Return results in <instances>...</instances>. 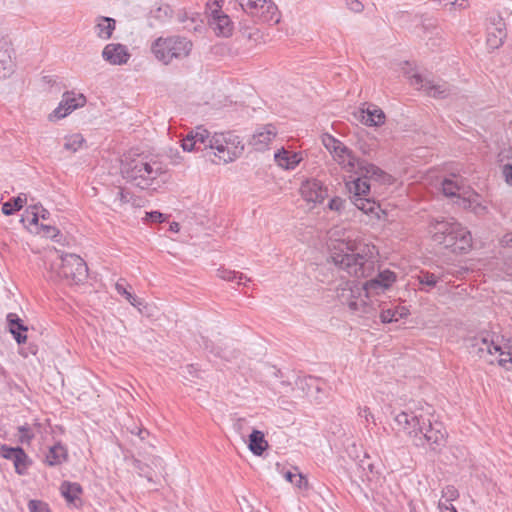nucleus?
Returning <instances> with one entry per match:
<instances>
[{
	"mask_svg": "<svg viewBox=\"0 0 512 512\" xmlns=\"http://www.w3.org/2000/svg\"><path fill=\"white\" fill-rule=\"evenodd\" d=\"M374 245L356 242H341L331 252L332 262L350 276L367 278L364 282L366 294L379 295L389 290L397 280V274L381 269Z\"/></svg>",
	"mask_w": 512,
	"mask_h": 512,
	"instance_id": "1",
	"label": "nucleus"
},
{
	"mask_svg": "<svg viewBox=\"0 0 512 512\" xmlns=\"http://www.w3.org/2000/svg\"><path fill=\"white\" fill-rule=\"evenodd\" d=\"M430 412L424 413L423 408H408L395 416V421L417 447H429L434 453H440L447 442V431L441 422H432Z\"/></svg>",
	"mask_w": 512,
	"mask_h": 512,
	"instance_id": "2",
	"label": "nucleus"
},
{
	"mask_svg": "<svg viewBox=\"0 0 512 512\" xmlns=\"http://www.w3.org/2000/svg\"><path fill=\"white\" fill-rule=\"evenodd\" d=\"M428 228L433 241L453 253H466L472 247L470 231L454 219L433 218Z\"/></svg>",
	"mask_w": 512,
	"mask_h": 512,
	"instance_id": "3",
	"label": "nucleus"
},
{
	"mask_svg": "<svg viewBox=\"0 0 512 512\" xmlns=\"http://www.w3.org/2000/svg\"><path fill=\"white\" fill-rule=\"evenodd\" d=\"M121 173L123 177L135 186L145 189L152 185L162 173L161 163L153 161L147 156L131 158L126 156L121 162Z\"/></svg>",
	"mask_w": 512,
	"mask_h": 512,
	"instance_id": "4",
	"label": "nucleus"
},
{
	"mask_svg": "<svg viewBox=\"0 0 512 512\" xmlns=\"http://www.w3.org/2000/svg\"><path fill=\"white\" fill-rule=\"evenodd\" d=\"M470 353L485 358L487 362L493 364L497 360L498 364L506 369H512V341L501 344L495 335H477L470 339Z\"/></svg>",
	"mask_w": 512,
	"mask_h": 512,
	"instance_id": "5",
	"label": "nucleus"
},
{
	"mask_svg": "<svg viewBox=\"0 0 512 512\" xmlns=\"http://www.w3.org/2000/svg\"><path fill=\"white\" fill-rule=\"evenodd\" d=\"M192 49V41L180 35L159 37L151 46L155 58L165 65H169L174 60L187 58Z\"/></svg>",
	"mask_w": 512,
	"mask_h": 512,
	"instance_id": "6",
	"label": "nucleus"
},
{
	"mask_svg": "<svg viewBox=\"0 0 512 512\" xmlns=\"http://www.w3.org/2000/svg\"><path fill=\"white\" fill-rule=\"evenodd\" d=\"M50 269L56 274L57 279H64L71 284L82 283L88 277L86 262L76 254L61 255L53 260Z\"/></svg>",
	"mask_w": 512,
	"mask_h": 512,
	"instance_id": "7",
	"label": "nucleus"
},
{
	"mask_svg": "<svg viewBox=\"0 0 512 512\" xmlns=\"http://www.w3.org/2000/svg\"><path fill=\"white\" fill-rule=\"evenodd\" d=\"M357 175L358 177L346 182L351 202L365 214H377L379 204L368 197L370 193V184L368 183V179L382 180L386 176V173L383 171L381 175Z\"/></svg>",
	"mask_w": 512,
	"mask_h": 512,
	"instance_id": "8",
	"label": "nucleus"
},
{
	"mask_svg": "<svg viewBox=\"0 0 512 512\" xmlns=\"http://www.w3.org/2000/svg\"><path fill=\"white\" fill-rule=\"evenodd\" d=\"M337 297L353 312L369 315L374 311L373 306L368 302L371 296L366 294L364 283L346 282L344 286L337 289Z\"/></svg>",
	"mask_w": 512,
	"mask_h": 512,
	"instance_id": "9",
	"label": "nucleus"
},
{
	"mask_svg": "<svg viewBox=\"0 0 512 512\" xmlns=\"http://www.w3.org/2000/svg\"><path fill=\"white\" fill-rule=\"evenodd\" d=\"M332 156L347 172L360 174L362 176H374L383 173V170L376 165L356 157L353 151L344 144Z\"/></svg>",
	"mask_w": 512,
	"mask_h": 512,
	"instance_id": "10",
	"label": "nucleus"
},
{
	"mask_svg": "<svg viewBox=\"0 0 512 512\" xmlns=\"http://www.w3.org/2000/svg\"><path fill=\"white\" fill-rule=\"evenodd\" d=\"M214 150L219 160L224 163H229L238 158L243 150L244 145L241 143L239 137L233 132L214 133Z\"/></svg>",
	"mask_w": 512,
	"mask_h": 512,
	"instance_id": "11",
	"label": "nucleus"
},
{
	"mask_svg": "<svg viewBox=\"0 0 512 512\" xmlns=\"http://www.w3.org/2000/svg\"><path fill=\"white\" fill-rule=\"evenodd\" d=\"M242 9L262 22L277 24L280 12L272 0H237Z\"/></svg>",
	"mask_w": 512,
	"mask_h": 512,
	"instance_id": "12",
	"label": "nucleus"
},
{
	"mask_svg": "<svg viewBox=\"0 0 512 512\" xmlns=\"http://www.w3.org/2000/svg\"><path fill=\"white\" fill-rule=\"evenodd\" d=\"M486 44L488 49L500 48L507 37L506 24L498 13H491L486 18Z\"/></svg>",
	"mask_w": 512,
	"mask_h": 512,
	"instance_id": "13",
	"label": "nucleus"
},
{
	"mask_svg": "<svg viewBox=\"0 0 512 512\" xmlns=\"http://www.w3.org/2000/svg\"><path fill=\"white\" fill-rule=\"evenodd\" d=\"M411 84L434 98L444 99L456 95L455 90L452 89L448 83L434 82L419 74H414L411 77Z\"/></svg>",
	"mask_w": 512,
	"mask_h": 512,
	"instance_id": "14",
	"label": "nucleus"
},
{
	"mask_svg": "<svg viewBox=\"0 0 512 512\" xmlns=\"http://www.w3.org/2000/svg\"><path fill=\"white\" fill-rule=\"evenodd\" d=\"M214 134L202 127H197L195 130L190 131L182 140V148L184 151H203L208 148L214 150Z\"/></svg>",
	"mask_w": 512,
	"mask_h": 512,
	"instance_id": "15",
	"label": "nucleus"
},
{
	"mask_svg": "<svg viewBox=\"0 0 512 512\" xmlns=\"http://www.w3.org/2000/svg\"><path fill=\"white\" fill-rule=\"evenodd\" d=\"M0 457L11 461L15 472L21 476L27 474L28 469L33 463L32 459L20 446L12 447L7 444H1Z\"/></svg>",
	"mask_w": 512,
	"mask_h": 512,
	"instance_id": "16",
	"label": "nucleus"
},
{
	"mask_svg": "<svg viewBox=\"0 0 512 512\" xmlns=\"http://www.w3.org/2000/svg\"><path fill=\"white\" fill-rule=\"evenodd\" d=\"M86 98L83 94H75L74 92H65L62 96L58 107L50 114L49 119H62L75 109L84 106Z\"/></svg>",
	"mask_w": 512,
	"mask_h": 512,
	"instance_id": "17",
	"label": "nucleus"
},
{
	"mask_svg": "<svg viewBox=\"0 0 512 512\" xmlns=\"http://www.w3.org/2000/svg\"><path fill=\"white\" fill-rule=\"evenodd\" d=\"M277 133L276 127L272 124L258 127L251 136L249 145L257 151H264L271 144Z\"/></svg>",
	"mask_w": 512,
	"mask_h": 512,
	"instance_id": "18",
	"label": "nucleus"
},
{
	"mask_svg": "<svg viewBox=\"0 0 512 512\" xmlns=\"http://www.w3.org/2000/svg\"><path fill=\"white\" fill-rule=\"evenodd\" d=\"M102 57L111 65H123L128 62L130 54L126 46L120 43H110L104 47Z\"/></svg>",
	"mask_w": 512,
	"mask_h": 512,
	"instance_id": "19",
	"label": "nucleus"
},
{
	"mask_svg": "<svg viewBox=\"0 0 512 512\" xmlns=\"http://www.w3.org/2000/svg\"><path fill=\"white\" fill-rule=\"evenodd\" d=\"M300 192L307 202L313 203H322L327 196V189L315 179L305 181L300 188Z\"/></svg>",
	"mask_w": 512,
	"mask_h": 512,
	"instance_id": "20",
	"label": "nucleus"
},
{
	"mask_svg": "<svg viewBox=\"0 0 512 512\" xmlns=\"http://www.w3.org/2000/svg\"><path fill=\"white\" fill-rule=\"evenodd\" d=\"M469 187L464 184L461 177L452 175L442 181V192L447 197H465Z\"/></svg>",
	"mask_w": 512,
	"mask_h": 512,
	"instance_id": "21",
	"label": "nucleus"
},
{
	"mask_svg": "<svg viewBox=\"0 0 512 512\" xmlns=\"http://www.w3.org/2000/svg\"><path fill=\"white\" fill-rule=\"evenodd\" d=\"M210 25L213 27L217 35L229 37L233 32V22L230 17L220 10H214L210 20Z\"/></svg>",
	"mask_w": 512,
	"mask_h": 512,
	"instance_id": "22",
	"label": "nucleus"
},
{
	"mask_svg": "<svg viewBox=\"0 0 512 512\" xmlns=\"http://www.w3.org/2000/svg\"><path fill=\"white\" fill-rule=\"evenodd\" d=\"M7 326L9 332L13 335L18 344H23L27 341L26 332L28 327L24 324L23 320L16 313H8L6 316Z\"/></svg>",
	"mask_w": 512,
	"mask_h": 512,
	"instance_id": "23",
	"label": "nucleus"
},
{
	"mask_svg": "<svg viewBox=\"0 0 512 512\" xmlns=\"http://www.w3.org/2000/svg\"><path fill=\"white\" fill-rule=\"evenodd\" d=\"M12 53L9 43L0 40V80L8 78L14 71Z\"/></svg>",
	"mask_w": 512,
	"mask_h": 512,
	"instance_id": "24",
	"label": "nucleus"
},
{
	"mask_svg": "<svg viewBox=\"0 0 512 512\" xmlns=\"http://www.w3.org/2000/svg\"><path fill=\"white\" fill-rule=\"evenodd\" d=\"M274 160L279 167L285 170H293L303 160V157L299 152L281 148L275 153Z\"/></svg>",
	"mask_w": 512,
	"mask_h": 512,
	"instance_id": "25",
	"label": "nucleus"
},
{
	"mask_svg": "<svg viewBox=\"0 0 512 512\" xmlns=\"http://www.w3.org/2000/svg\"><path fill=\"white\" fill-rule=\"evenodd\" d=\"M68 460L67 448L60 442L51 446L46 453L44 463L50 467L59 466Z\"/></svg>",
	"mask_w": 512,
	"mask_h": 512,
	"instance_id": "26",
	"label": "nucleus"
},
{
	"mask_svg": "<svg viewBox=\"0 0 512 512\" xmlns=\"http://www.w3.org/2000/svg\"><path fill=\"white\" fill-rule=\"evenodd\" d=\"M116 29V20L111 17L98 16L95 20V34L102 40H108L112 37Z\"/></svg>",
	"mask_w": 512,
	"mask_h": 512,
	"instance_id": "27",
	"label": "nucleus"
},
{
	"mask_svg": "<svg viewBox=\"0 0 512 512\" xmlns=\"http://www.w3.org/2000/svg\"><path fill=\"white\" fill-rule=\"evenodd\" d=\"M359 113L365 125L380 126L385 122L384 112L376 106L368 107L367 110H361Z\"/></svg>",
	"mask_w": 512,
	"mask_h": 512,
	"instance_id": "28",
	"label": "nucleus"
},
{
	"mask_svg": "<svg viewBox=\"0 0 512 512\" xmlns=\"http://www.w3.org/2000/svg\"><path fill=\"white\" fill-rule=\"evenodd\" d=\"M248 448L256 455L261 456L268 448V442L265 440L263 432L253 429L249 435Z\"/></svg>",
	"mask_w": 512,
	"mask_h": 512,
	"instance_id": "29",
	"label": "nucleus"
},
{
	"mask_svg": "<svg viewBox=\"0 0 512 512\" xmlns=\"http://www.w3.org/2000/svg\"><path fill=\"white\" fill-rule=\"evenodd\" d=\"M409 315V310L404 306H395L392 308L382 309L380 319L383 323L397 322Z\"/></svg>",
	"mask_w": 512,
	"mask_h": 512,
	"instance_id": "30",
	"label": "nucleus"
},
{
	"mask_svg": "<svg viewBox=\"0 0 512 512\" xmlns=\"http://www.w3.org/2000/svg\"><path fill=\"white\" fill-rule=\"evenodd\" d=\"M442 276L443 275H437L430 271L421 270L416 276V279L421 285L420 290L429 292L436 287L437 283L442 279Z\"/></svg>",
	"mask_w": 512,
	"mask_h": 512,
	"instance_id": "31",
	"label": "nucleus"
},
{
	"mask_svg": "<svg viewBox=\"0 0 512 512\" xmlns=\"http://www.w3.org/2000/svg\"><path fill=\"white\" fill-rule=\"evenodd\" d=\"M61 494L67 502L73 503L82 494L83 490L80 484L64 481L61 484Z\"/></svg>",
	"mask_w": 512,
	"mask_h": 512,
	"instance_id": "32",
	"label": "nucleus"
},
{
	"mask_svg": "<svg viewBox=\"0 0 512 512\" xmlns=\"http://www.w3.org/2000/svg\"><path fill=\"white\" fill-rule=\"evenodd\" d=\"M115 289L116 291L123 297H125V299L131 304L133 305L134 307H137L139 311H141V306L143 304V301L141 299H139L137 296H135L133 293H131L127 287H126V283H125V280L123 279H120L116 284H115Z\"/></svg>",
	"mask_w": 512,
	"mask_h": 512,
	"instance_id": "33",
	"label": "nucleus"
},
{
	"mask_svg": "<svg viewBox=\"0 0 512 512\" xmlns=\"http://www.w3.org/2000/svg\"><path fill=\"white\" fill-rule=\"evenodd\" d=\"M26 202V195H19L17 197L11 198L7 202L2 205V212L5 215H12L15 212L19 211L24 203Z\"/></svg>",
	"mask_w": 512,
	"mask_h": 512,
	"instance_id": "34",
	"label": "nucleus"
},
{
	"mask_svg": "<svg viewBox=\"0 0 512 512\" xmlns=\"http://www.w3.org/2000/svg\"><path fill=\"white\" fill-rule=\"evenodd\" d=\"M130 461L139 476L146 478L151 483H155L152 468L148 464L143 463L134 456L131 457Z\"/></svg>",
	"mask_w": 512,
	"mask_h": 512,
	"instance_id": "35",
	"label": "nucleus"
},
{
	"mask_svg": "<svg viewBox=\"0 0 512 512\" xmlns=\"http://www.w3.org/2000/svg\"><path fill=\"white\" fill-rule=\"evenodd\" d=\"M217 276L225 281H238V284H242V280L246 279L247 281H251L250 278H248L246 275H244L241 272H237L234 270H229L226 268H219L217 270Z\"/></svg>",
	"mask_w": 512,
	"mask_h": 512,
	"instance_id": "36",
	"label": "nucleus"
},
{
	"mask_svg": "<svg viewBox=\"0 0 512 512\" xmlns=\"http://www.w3.org/2000/svg\"><path fill=\"white\" fill-rule=\"evenodd\" d=\"M84 137L79 134H73L65 138L64 149L71 152H77L84 144Z\"/></svg>",
	"mask_w": 512,
	"mask_h": 512,
	"instance_id": "37",
	"label": "nucleus"
},
{
	"mask_svg": "<svg viewBox=\"0 0 512 512\" xmlns=\"http://www.w3.org/2000/svg\"><path fill=\"white\" fill-rule=\"evenodd\" d=\"M151 16L160 22H165L172 17L173 10L168 4H162L151 10Z\"/></svg>",
	"mask_w": 512,
	"mask_h": 512,
	"instance_id": "38",
	"label": "nucleus"
},
{
	"mask_svg": "<svg viewBox=\"0 0 512 512\" xmlns=\"http://www.w3.org/2000/svg\"><path fill=\"white\" fill-rule=\"evenodd\" d=\"M183 29L190 32H200L203 29V19L201 18V15L191 13V17L188 22L183 24Z\"/></svg>",
	"mask_w": 512,
	"mask_h": 512,
	"instance_id": "39",
	"label": "nucleus"
},
{
	"mask_svg": "<svg viewBox=\"0 0 512 512\" xmlns=\"http://www.w3.org/2000/svg\"><path fill=\"white\" fill-rule=\"evenodd\" d=\"M322 143L332 155L336 153L341 146H343V143L340 140L329 134H324L322 136Z\"/></svg>",
	"mask_w": 512,
	"mask_h": 512,
	"instance_id": "40",
	"label": "nucleus"
},
{
	"mask_svg": "<svg viewBox=\"0 0 512 512\" xmlns=\"http://www.w3.org/2000/svg\"><path fill=\"white\" fill-rule=\"evenodd\" d=\"M18 433H19V442L21 444L29 445L35 437L31 427L28 424L19 426Z\"/></svg>",
	"mask_w": 512,
	"mask_h": 512,
	"instance_id": "41",
	"label": "nucleus"
},
{
	"mask_svg": "<svg viewBox=\"0 0 512 512\" xmlns=\"http://www.w3.org/2000/svg\"><path fill=\"white\" fill-rule=\"evenodd\" d=\"M284 476L287 481L295 484V486L299 488L306 487L308 484L305 477L300 473H293L291 471H287Z\"/></svg>",
	"mask_w": 512,
	"mask_h": 512,
	"instance_id": "42",
	"label": "nucleus"
},
{
	"mask_svg": "<svg viewBox=\"0 0 512 512\" xmlns=\"http://www.w3.org/2000/svg\"><path fill=\"white\" fill-rule=\"evenodd\" d=\"M41 232L47 238H51L58 242L60 241V239H57V237H61L60 231L54 226L42 224Z\"/></svg>",
	"mask_w": 512,
	"mask_h": 512,
	"instance_id": "43",
	"label": "nucleus"
},
{
	"mask_svg": "<svg viewBox=\"0 0 512 512\" xmlns=\"http://www.w3.org/2000/svg\"><path fill=\"white\" fill-rule=\"evenodd\" d=\"M28 509L30 512H51L48 505L39 500H30Z\"/></svg>",
	"mask_w": 512,
	"mask_h": 512,
	"instance_id": "44",
	"label": "nucleus"
},
{
	"mask_svg": "<svg viewBox=\"0 0 512 512\" xmlns=\"http://www.w3.org/2000/svg\"><path fill=\"white\" fill-rule=\"evenodd\" d=\"M443 497L446 498L445 502L450 503L451 501L455 500L458 496V490L454 486H446L442 491Z\"/></svg>",
	"mask_w": 512,
	"mask_h": 512,
	"instance_id": "45",
	"label": "nucleus"
},
{
	"mask_svg": "<svg viewBox=\"0 0 512 512\" xmlns=\"http://www.w3.org/2000/svg\"><path fill=\"white\" fill-rule=\"evenodd\" d=\"M345 206V200L340 197H334L329 201L328 207L330 210L340 212Z\"/></svg>",
	"mask_w": 512,
	"mask_h": 512,
	"instance_id": "46",
	"label": "nucleus"
},
{
	"mask_svg": "<svg viewBox=\"0 0 512 512\" xmlns=\"http://www.w3.org/2000/svg\"><path fill=\"white\" fill-rule=\"evenodd\" d=\"M146 218L153 223H162L165 220L164 214L159 211H151L147 213Z\"/></svg>",
	"mask_w": 512,
	"mask_h": 512,
	"instance_id": "47",
	"label": "nucleus"
},
{
	"mask_svg": "<svg viewBox=\"0 0 512 512\" xmlns=\"http://www.w3.org/2000/svg\"><path fill=\"white\" fill-rule=\"evenodd\" d=\"M39 217H41L44 220L47 219L49 217L48 210H46L43 207H41V211L40 212H32V218L30 220V223L31 224H37L38 220H39Z\"/></svg>",
	"mask_w": 512,
	"mask_h": 512,
	"instance_id": "48",
	"label": "nucleus"
},
{
	"mask_svg": "<svg viewBox=\"0 0 512 512\" xmlns=\"http://www.w3.org/2000/svg\"><path fill=\"white\" fill-rule=\"evenodd\" d=\"M502 173L507 184L512 186V162L503 165Z\"/></svg>",
	"mask_w": 512,
	"mask_h": 512,
	"instance_id": "49",
	"label": "nucleus"
},
{
	"mask_svg": "<svg viewBox=\"0 0 512 512\" xmlns=\"http://www.w3.org/2000/svg\"><path fill=\"white\" fill-rule=\"evenodd\" d=\"M348 8L353 12H361L364 9L363 4L359 0H347Z\"/></svg>",
	"mask_w": 512,
	"mask_h": 512,
	"instance_id": "50",
	"label": "nucleus"
},
{
	"mask_svg": "<svg viewBox=\"0 0 512 512\" xmlns=\"http://www.w3.org/2000/svg\"><path fill=\"white\" fill-rule=\"evenodd\" d=\"M358 414L361 418H364L366 422H369L370 419L374 420V417L368 407L360 408Z\"/></svg>",
	"mask_w": 512,
	"mask_h": 512,
	"instance_id": "51",
	"label": "nucleus"
},
{
	"mask_svg": "<svg viewBox=\"0 0 512 512\" xmlns=\"http://www.w3.org/2000/svg\"><path fill=\"white\" fill-rule=\"evenodd\" d=\"M438 508L440 512H457L455 507L448 502H439Z\"/></svg>",
	"mask_w": 512,
	"mask_h": 512,
	"instance_id": "52",
	"label": "nucleus"
},
{
	"mask_svg": "<svg viewBox=\"0 0 512 512\" xmlns=\"http://www.w3.org/2000/svg\"><path fill=\"white\" fill-rule=\"evenodd\" d=\"M191 17V14H189L188 12L186 11H180L177 15V20L178 22L184 24L186 22H188V20L190 19Z\"/></svg>",
	"mask_w": 512,
	"mask_h": 512,
	"instance_id": "53",
	"label": "nucleus"
},
{
	"mask_svg": "<svg viewBox=\"0 0 512 512\" xmlns=\"http://www.w3.org/2000/svg\"><path fill=\"white\" fill-rule=\"evenodd\" d=\"M149 431L145 428L137 429L136 436L141 440L144 441L149 436Z\"/></svg>",
	"mask_w": 512,
	"mask_h": 512,
	"instance_id": "54",
	"label": "nucleus"
},
{
	"mask_svg": "<svg viewBox=\"0 0 512 512\" xmlns=\"http://www.w3.org/2000/svg\"><path fill=\"white\" fill-rule=\"evenodd\" d=\"M451 6H456L459 9H465L467 7L466 0H455L450 3Z\"/></svg>",
	"mask_w": 512,
	"mask_h": 512,
	"instance_id": "55",
	"label": "nucleus"
},
{
	"mask_svg": "<svg viewBox=\"0 0 512 512\" xmlns=\"http://www.w3.org/2000/svg\"><path fill=\"white\" fill-rule=\"evenodd\" d=\"M502 243L508 247H512V233H507L502 238Z\"/></svg>",
	"mask_w": 512,
	"mask_h": 512,
	"instance_id": "56",
	"label": "nucleus"
},
{
	"mask_svg": "<svg viewBox=\"0 0 512 512\" xmlns=\"http://www.w3.org/2000/svg\"><path fill=\"white\" fill-rule=\"evenodd\" d=\"M116 197H117L121 202H128L127 196L125 195V193H124V190H123V189H119V190L117 191Z\"/></svg>",
	"mask_w": 512,
	"mask_h": 512,
	"instance_id": "57",
	"label": "nucleus"
},
{
	"mask_svg": "<svg viewBox=\"0 0 512 512\" xmlns=\"http://www.w3.org/2000/svg\"><path fill=\"white\" fill-rule=\"evenodd\" d=\"M360 149L364 154H369L371 149L366 144H360Z\"/></svg>",
	"mask_w": 512,
	"mask_h": 512,
	"instance_id": "58",
	"label": "nucleus"
},
{
	"mask_svg": "<svg viewBox=\"0 0 512 512\" xmlns=\"http://www.w3.org/2000/svg\"><path fill=\"white\" fill-rule=\"evenodd\" d=\"M170 230L171 231H174V232H178L179 231V224L176 223V222H173L171 225H170Z\"/></svg>",
	"mask_w": 512,
	"mask_h": 512,
	"instance_id": "59",
	"label": "nucleus"
},
{
	"mask_svg": "<svg viewBox=\"0 0 512 512\" xmlns=\"http://www.w3.org/2000/svg\"><path fill=\"white\" fill-rule=\"evenodd\" d=\"M137 429H139L137 426H134L133 428L129 429L130 433L133 435H136Z\"/></svg>",
	"mask_w": 512,
	"mask_h": 512,
	"instance_id": "60",
	"label": "nucleus"
},
{
	"mask_svg": "<svg viewBox=\"0 0 512 512\" xmlns=\"http://www.w3.org/2000/svg\"><path fill=\"white\" fill-rule=\"evenodd\" d=\"M242 421H244V420H243V419H238V423H237V425H240V423H241Z\"/></svg>",
	"mask_w": 512,
	"mask_h": 512,
	"instance_id": "61",
	"label": "nucleus"
},
{
	"mask_svg": "<svg viewBox=\"0 0 512 512\" xmlns=\"http://www.w3.org/2000/svg\"><path fill=\"white\" fill-rule=\"evenodd\" d=\"M244 280L245 281L243 282V285H246L248 281L246 279H244Z\"/></svg>",
	"mask_w": 512,
	"mask_h": 512,
	"instance_id": "62",
	"label": "nucleus"
},
{
	"mask_svg": "<svg viewBox=\"0 0 512 512\" xmlns=\"http://www.w3.org/2000/svg\"><path fill=\"white\" fill-rule=\"evenodd\" d=\"M244 280L245 281L243 282V285H246L248 281L246 279H244Z\"/></svg>",
	"mask_w": 512,
	"mask_h": 512,
	"instance_id": "63",
	"label": "nucleus"
}]
</instances>
